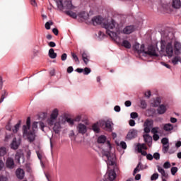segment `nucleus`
Here are the masks:
<instances>
[{
  "mask_svg": "<svg viewBox=\"0 0 181 181\" xmlns=\"http://www.w3.org/2000/svg\"><path fill=\"white\" fill-rule=\"evenodd\" d=\"M160 52L164 53V56L169 58L173 57L174 54L179 56L181 53V43L175 41L173 44V41L161 40Z\"/></svg>",
  "mask_w": 181,
  "mask_h": 181,
  "instance_id": "1",
  "label": "nucleus"
},
{
  "mask_svg": "<svg viewBox=\"0 0 181 181\" xmlns=\"http://www.w3.org/2000/svg\"><path fill=\"white\" fill-rule=\"evenodd\" d=\"M39 122H34L32 126V130L30 129V117L27 118L26 125L23 126V136L27 138L29 142H33L36 139V129H37V124Z\"/></svg>",
  "mask_w": 181,
  "mask_h": 181,
  "instance_id": "2",
  "label": "nucleus"
},
{
  "mask_svg": "<svg viewBox=\"0 0 181 181\" xmlns=\"http://www.w3.org/2000/svg\"><path fill=\"white\" fill-rule=\"evenodd\" d=\"M111 143L110 141H106V151H102V158L105 159V162H106L107 165V169H110V166H114L115 165V160L117 158L115 157V154L111 153L110 151H111Z\"/></svg>",
  "mask_w": 181,
  "mask_h": 181,
  "instance_id": "3",
  "label": "nucleus"
},
{
  "mask_svg": "<svg viewBox=\"0 0 181 181\" xmlns=\"http://www.w3.org/2000/svg\"><path fill=\"white\" fill-rule=\"evenodd\" d=\"M133 49L135 50V52H138V53H144V54L153 56V57H158V56H159V54L156 52V48L153 45L148 46V50L145 51V45H141L139 49V43L136 42L133 45Z\"/></svg>",
  "mask_w": 181,
  "mask_h": 181,
  "instance_id": "4",
  "label": "nucleus"
},
{
  "mask_svg": "<svg viewBox=\"0 0 181 181\" xmlns=\"http://www.w3.org/2000/svg\"><path fill=\"white\" fill-rule=\"evenodd\" d=\"M103 28L106 29L107 34L111 37V39L115 40V42H118L119 40V37H118L117 33L111 31L114 28H115V21L114 20H111L107 23H104L103 24Z\"/></svg>",
  "mask_w": 181,
  "mask_h": 181,
  "instance_id": "5",
  "label": "nucleus"
},
{
  "mask_svg": "<svg viewBox=\"0 0 181 181\" xmlns=\"http://www.w3.org/2000/svg\"><path fill=\"white\" fill-rule=\"evenodd\" d=\"M55 2L59 11H64V9L66 11H71L72 9H74V6L71 4V1H66L64 4L63 0H57Z\"/></svg>",
  "mask_w": 181,
  "mask_h": 181,
  "instance_id": "6",
  "label": "nucleus"
},
{
  "mask_svg": "<svg viewBox=\"0 0 181 181\" xmlns=\"http://www.w3.org/2000/svg\"><path fill=\"white\" fill-rule=\"evenodd\" d=\"M59 116V110L57 109H54L51 115L50 118L47 120L48 125H54L56 123V119H57V117Z\"/></svg>",
  "mask_w": 181,
  "mask_h": 181,
  "instance_id": "7",
  "label": "nucleus"
},
{
  "mask_svg": "<svg viewBox=\"0 0 181 181\" xmlns=\"http://www.w3.org/2000/svg\"><path fill=\"white\" fill-rule=\"evenodd\" d=\"M152 127H153V120L146 119L144 122V132H146V134H149Z\"/></svg>",
  "mask_w": 181,
  "mask_h": 181,
  "instance_id": "8",
  "label": "nucleus"
},
{
  "mask_svg": "<svg viewBox=\"0 0 181 181\" xmlns=\"http://www.w3.org/2000/svg\"><path fill=\"white\" fill-rule=\"evenodd\" d=\"M112 122H111L110 120L105 121V120H101L100 121V126L102 127V128L105 127L107 131H112Z\"/></svg>",
  "mask_w": 181,
  "mask_h": 181,
  "instance_id": "9",
  "label": "nucleus"
},
{
  "mask_svg": "<svg viewBox=\"0 0 181 181\" xmlns=\"http://www.w3.org/2000/svg\"><path fill=\"white\" fill-rule=\"evenodd\" d=\"M77 131L79 134H82V135H84L86 132H87V126L86 124L80 123L77 126Z\"/></svg>",
  "mask_w": 181,
  "mask_h": 181,
  "instance_id": "10",
  "label": "nucleus"
},
{
  "mask_svg": "<svg viewBox=\"0 0 181 181\" xmlns=\"http://www.w3.org/2000/svg\"><path fill=\"white\" fill-rule=\"evenodd\" d=\"M6 166L8 169H13V168H15V161L13 160V158L8 157L6 161Z\"/></svg>",
  "mask_w": 181,
  "mask_h": 181,
  "instance_id": "11",
  "label": "nucleus"
},
{
  "mask_svg": "<svg viewBox=\"0 0 181 181\" xmlns=\"http://www.w3.org/2000/svg\"><path fill=\"white\" fill-rule=\"evenodd\" d=\"M138 135V131L136 129H132L130 130L127 135V139H134V138H136Z\"/></svg>",
  "mask_w": 181,
  "mask_h": 181,
  "instance_id": "12",
  "label": "nucleus"
},
{
  "mask_svg": "<svg viewBox=\"0 0 181 181\" xmlns=\"http://www.w3.org/2000/svg\"><path fill=\"white\" fill-rule=\"evenodd\" d=\"M135 31V27L134 25H127L123 29V33L124 35H131Z\"/></svg>",
  "mask_w": 181,
  "mask_h": 181,
  "instance_id": "13",
  "label": "nucleus"
},
{
  "mask_svg": "<svg viewBox=\"0 0 181 181\" xmlns=\"http://www.w3.org/2000/svg\"><path fill=\"white\" fill-rule=\"evenodd\" d=\"M117 177V173H115V171L114 170H108L107 171V180L109 181H114L115 180V178Z\"/></svg>",
  "mask_w": 181,
  "mask_h": 181,
  "instance_id": "14",
  "label": "nucleus"
},
{
  "mask_svg": "<svg viewBox=\"0 0 181 181\" xmlns=\"http://www.w3.org/2000/svg\"><path fill=\"white\" fill-rule=\"evenodd\" d=\"M16 175L18 179H20V180H22V179L25 177V171L22 168H18L16 171Z\"/></svg>",
  "mask_w": 181,
  "mask_h": 181,
  "instance_id": "15",
  "label": "nucleus"
},
{
  "mask_svg": "<svg viewBox=\"0 0 181 181\" xmlns=\"http://www.w3.org/2000/svg\"><path fill=\"white\" fill-rule=\"evenodd\" d=\"M92 22L94 26H97V25H101L103 23V18L101 16H98L92 18Z\"/></svg>",
  "mask_w": 181,
  "mask_h": 181,
  "instance_id": "16",
  "label": "nucleus"
},
{
  "mask_svg": "<svg viewBox=\"0 0 181 181\" xmlns=\"http://www.w3.org/2000/svg\"><path fill=\"white\" fill-rule=\"evenodd\" d=\"M163 129L165 132H170V131H173V124L170 123L163 124Z\"/></svg>",
  "mask_w": 181,
  "mask_h": 181,
  "instance_id": "17",
  "label": "nucleus"
},
{
  "mask_svg": "<svg viewBox=\"0 0 181 181\" xmlns=\"http://www.w3.org/2000/svg\"><path fill=\"white\" fill-rule=\"evenodd\" d=\"M143 136L144 141L146 144H147L148 146H152V136H151L149 134H144Z\"/></svg>",
  "mask_w": 181,
  "mask_h": 181,
  "instance_id": "18",
  "label": "nucleus"
},
{
  "mask_svg": "<svg viewBox=\"0 0 181 181\" xmlns=\"http://www.w3.org/2000/svg\"><path fill=\"white\" fill-rule=\"evenodd\" d=\"M157 169H158V172L161 175V178L169 177V175L166 173V171H165L164 169H163L162 167H160V165H157Z\"/></svg>",
  "mask_w": 181,
  "mask_h": 181,
  "instance_id": "19",
  "label": "nucleus"
},
{
  "mask_svg": "<svg viewBox=\"0 0 181 181\" xmlns=\"http://www.w3.org/2000/svg\"><path fill=\"white\" fill-rule=\"evenodd\" d=\"M167 110L168 109L166 108V106H165V105H160L157 109V112L158 114H159V115H162L165 114V112H166Z\"/></svg>",
  "mask_w": 181,
  "mask_h": 181,
  "instance_id": "20",
  "label": "nucleus"
},
{
  "mask_svg": "<svg viewBox=\"0 0 181 181\" xmlns=\"http://www.w3.org/2000/svg\"><path fill=\"white\" fill-rule=\"evenodd\" d=\"M54 132H55V134H59L60 133V129H62V125H60V122H56L54 123Z\"/></svg>",
  "mask_w": 181,
  "mask_h": 181,
  "instance_id": "21",
  "label": "nucleus"
},
{
  "mask_svg": "<svg viewBox=\"0 0 181 181\" xmlns=\"http://www.w3.org/2000/svg\"><path fill=\"white\" fill-rule=\"evenodd\" d=\"M100 127H101V126L100 125V121H99V122H96L93 124L92 129L96 134H100Z\"/></svg>",
  "mask_w": 181,
  "mask_h": 181,
  "instance_id": "22",
  "label": "nucleus"
},
{
  "mask_svg": "<svg viewBox=\"0 0 181 181\" xmlns=\"http://www.w3.org/2000/svg\"><path fill=\"white\" fill-rule=\"evenodd\" d=\"M172 6H173V8H175V9L180 8V7H181L180 0H173Z\"/></svg>",
  "mask_w": 181,
  "mask_h": 181,
  "instance_id": "23",
  "label": "nucleus"
},
{
  "mask_svg": "<svg viewBox=\"0 0 181 181\" xmlns=\"http://www.w3.org/2000/svg\"><path fill=\"white\" fill-rule=\"evenodd\" d=\"M88 54L86 53V52H83L82 53V59L85 64H88V62H90V59H88Z\"/></svg>",
  "mask_w": 181,
  "mask_h": 181,
  "instance_id": "24",
  "label": "nucleus"
},
{
  "mask_svg": "<svg viewBox=\"0 0 181 181\" xmlns=\"http://www.w3.org/2000/svg\"><path fill=\"white\" fill-rule=\"evenodd\" d=\"M65 13L74 19H77V14L70 10L65 11Z\"/></svg>",
  "mask_w": 181,
  "mask_h": 181,
  "instance_id": "25",
  "label": "nucleus"
},
{
  "mask_svg": "<svg viewBox=\"0 0 181 181\" xmlns=\"http://www.w3.org/2000/svg\"><path fill=\"white\" fill-rule=\"evenodd\" d=\"M122 46L123 47H125V49H131V42H129V41L124 40L122 41Z\"/></svg>",
  "mask_w": 181,
  "mask_h": 181,
  "instance_id": "26",
  "label": "nucleus"
},
{
  "mask_svg": "<svg viewBox=\"0 0 181 181\" xmlns=\"http://www.w3.org/2000/svg\"><path fill=\"white\" fill-rule=\"evenodd\" d=\"M107 142V136L101 135L98 138V144H105Z\"/></svg>",
  "mask_w": 181,
  "mask_h": 181,
  "instance_id": "27",
  "label": "nucleus"
},
{
  "mask_svg": "<svg viewBox=\"0 0 181 181\" xmlns=\"http://www.w3.org/2000/svg\"><path fill=\"white\" fill-rule=\"evenodd\" d=\"M49 56L50 59H56V57H57V54L54 52V49L53 48H51L49 50Z\"/></svg>",
  "mask_w": 181,
  "mask_h": 181,
  "instance_id": "28",
  "label": "nucleus"
},
{
  "mask_svg": "<svg viewBox=\"0 0 181 181\" xmlns=\"http://www.w3.org/2000/svg\"><path fill=\"white\" fill-rule=\"evenodd\" d=\"M11 149H18L19 148V144H18V141H16V138H14L11 144Z\"/></svg>",
  "mask_w": 181,
  "mask_h": 181,
  "instance_id": "29",
  "label": "nucleus"
},
{
  "mask_svg": "<svg viewBox=\"0 0 181 181\" xmlns=\"http://www.w3.org/2000/svg\"><path fill=\"white\" fill-rule=\"evenodd\" d=\"M141 168H142V164L141 162H139L137 165V166L134 168V172H133V175L135 176L138 172L141 170Z\"/></svg>",
  "mask_w": 181,
  "mask_h": 181,
  "instance_id": "30",
  "label": "nucleus"
},
{
  "mask_svg": "<svg viewBox=\"0 0 181 181\" xmlns=\"http://www.w3.org/2000/svg\"><path fill=\"white\" fill-rule=\"evenodd\" d=\"M19 128H21V121H19L15 126L14 128L12 129L13 134H16L18 131H19Z\"/></svg>",
  "mask_w": 181,
  "mask_h": 181,
  "instance_id": "31",
  "label": "nucleus"
},
{
  "mask_svg": "<svg viewBox=\"0 0 181 181\" xmlns=\"http://www.w3.org/2000/svg\"><path fill=\"white\" fill-rule=\"evenodd\" d=\"M137 149L139 151L140 149L142 151V149H144L145 151L148 150V147H146V145L145 144H139L137 145Z\"/></svg>",
  "mask_w": 181,
  "mask_h": 181,
  "instance_id": "32",
  "label": "nucleus"
},
{
  "mask_svg": "<svg viewBox=\"0 0 181 181\" xmlns=\"http://www.w3.org/2000/svg\"><path fill=\"white\" fill-rule=\"evenodd\" d=\"M71 54L72 59H73V60H74L75 63H80V60L78 59V57H77V54H76V53L71 52Z\"/></svg>",
  "mask_w": 181,
  "mask_h": 181,
  "instance_id": "33",
  "label": "nucleus"
},
{
  "mask_svg": "<svg viewBox=\"0 0 181 181\" xmlns=\"http://www.w3.org/2000/svg\"><path fill=\"white\" fill-rule=\"evenodd\" d=\"M6 155V148L0 147V156H5Z\"/></svg>",
  "mask_w": 181,
  "mask_h": 181,
  "instance_id": "34",
  "label": "nucleus"
},
{
  "mask_svg": "<svg viewBox=\"0 0 181 181\" xmlns=\"http://www.w3.org/2000/svg\"><path fill=\"white\" fill-rule=\"evenodd\" d=\"M179 62H180V57H175L174 58H173L172 59V63L173 64L175 65L177 63H179Z\"/></svg>",
  "mask_w": 181,
  "mask_h": 181,
  "instance_id": "35",
  "label": "nucleus"
},
{
  "mask_svg": "<svg viewBox=\"0 0 181 181\" xmlns=\"http://www.w3.org/2000/svg\"><path fill=\"white\" fill-rule=\"evenodd\" d=\"M90 73H91V69H90L88 67H86L83 69V74H84V76H88V74H90Z\"/></svg>",
  "mask_w": 181,
  "mask_h": 181,
  "instance_id": "36",
  "label": "nucleus"
},
{
  "mask_svg": "<svg viewBox=\"0 0 181 181\" xmlns=\"http://www.w3.org/2000/svg\"><path fill=\"white\" fill-rule=\"evenodd\" d=\"M52 25H53V21H49L45 23V29H47V30H49L50 26H52Z\"/></svg>",
  "mask_w": 181,
  "mask_h": 181,
  "instance_id": "37",
  "label": "nucleus"
},
{
  "mask_svg": "<svg viewBox=\"0 0 181 181\" xmlns=\"http://www.w3.org/2000/svg\"><path fill=\"white\" fill-rule=\"evenodd\" d=\"M177 170H179L177 167H172L171 168V174L173 175V176H175V175H176V173H177Z\"/></svg>",
  "mask_w": 181,
  "mask_h": 181,
  "instance_id": "38",
  "label": "nucleus"
},
{
  "mask_svg": "<svg viewBox=\"0 0 181 181\" xmlns=\"http://www.w3.org/2000/svg\"><path fill=\"white\" fill-rule=\"evenodd\" d=\"M163 146L169 145V139L168 138H163L161 140Z\"/></svg>",
  "mask_w": 181,
  "mask_h": 181,
  "instance_id": "39",
  "label": "nucleus"
},
{
  "mask_svg": "<svg viewBox=\"0 0 181 181\" xmlns=\"http://www.w3.org/2000/svg\"><path fill=\"white\" fill-rule=\"evenodd\" d=\"M153 158L156 159V160H159V159H160V154L158 152L154 153L153 155Z\"/></svg>",
  "mask_w": 181,
  "mask_h": 181,
  "instance_id": "40",
  "label": "nucleus"
},
{
  "mask_svg": "<svg viewBox=\"0 0 181 181\" xmlns=\"http://www.w3.org/2000/svg\"><path fill=\"white\" fill-rule=\"evenodd\" d=\"M159 177V174H158V173H156L154 174H153L151 177V180H158V178Z\"/></svg>",
  "mask_w": 181,
  "mask_h": 181,
  "instance_id": "41",
  "label": "nucleus"
},
{
  "mask_svg": "<svg viewBox=\"0 0 181 181\" xmlns=\"http://www.w3.org/2000/svg\"><path fill=\"white\" fill-rule=\"evenodd\" d=\"M158 132H159V127H155L151 129V133H153V134H156Z\"/></svg>",
  "mask_w": 181,
  "mask_h": 181,
  "instance_id": "42",
  "label": "nucleus"
},
{
  "mask_svg": "<svg viewBox=\"0 0 181 181\" xmlns=\"http://www.w3.org/2000/svg\"><path fill=\"white\" fill-rule=\"evenodd\" d=\"M141 104V108H143V110H145V108H146L147 105H146V101L141 100L140 102Z\"/></svg>",
  "mask_w": 181,
  "mask_h": 181,
  "instance_id": "43",
  "label": "nucleus"
},
{
  "mask_svg": "<svg viewBox=\"0 0 181 181\" xmlns=\"http://www.w3.org/2000/svg\"><path fill=\"white\" fill-rule=\"evenodd\" d=\"M66 121L68 122V124H69V125H71V127L74 125V119H72L71 118H66Z\"/></svg>",
  "mask_w": 181,
  "mask_h": 181,
  "instance_id": "44",
  "label": "nucleus"
},
{
  "mask_svg": "<svg viewBox=\"0 0 181 181\" xmlns=\"http://www.w3.org/2000/svg\"><path fill=\"white\" fill-rule=\"evenodd\" d=\"M164 169H169L170 168V163L169 161H166L163 164Z\"/></svg>",
  "mask_w": 181,
  "mask_h": 181,
  "instance_id": "45",
  "label": "nucleus"
},
{
  "mask_svg": "<svg viewBox=\"0 0 181 181\" xmlns=\"http://www.w3.org/2000/svg\"><path fill=\"white\" fill-rule=\"evenodd\" d=\"M168 151H169V145L163 146V153H167Z\"/></svg>",
  "mask_w": 181,
  "mask_h": 181,
  "instance_id": "46",
  "label": "nucleus"
},
{
  "mask_svg": "<svg viewBox=\"0 0 181 181\" xmlns=\"http://www.w3.org/2000/svg\"><path fill=\"white\" fill-rule=\"evenodd\" d=\"M47 117V113L46 112H42L40 115V118H41V119H46Z\"/></svg>",
  "mask_w": 181,
  "mask_h": 181,
  "instance_id": "47",
  "label": "nucleus"
},
{
  "mask_svg": "<svg viewBox=\"0 0 181 181\" xmlns=\"http://www.w3.org/2000/svg\"><path fill=\"white\" fill-rule=\"evenodd\" d=\"M98 37L100 40L104 39V37H105V34H104V33H103L101 31H99L98 32Z\"/></svg>",
  "mask_w": 181,
  "mask_h": 181,
  "instance_id": "48",
  "label": "nucleus"
},
{
  "mask_svg": "<svg viewBox=\"0 0 181 181\" xmlns=\"http://www.w3.org/2000/svg\"><path fill=\"white\" fill-rule=\"evenodd\" d=\"M160 104V98H157L155 101V104L153 105V107H158V105H159Z\"/></svg>",
  "mask_w": 181,
  "mask_h": 181,
  "instance_id": "49",
  "label": "nucleus"
},
{
  "mask_svg": "<svg viewBox=\"0 0 181 181\" xmlns=\"http://www.w3.org/2000/svg\"><path fill=\"white\" fill-rule=\"evenodd\" d=\"M61 60H62V62H66V60H67V54H62V55L61 56Z\"/></svg>",
  "mask_w": 181,
  "mask_h": 181,
  "instance_id": "50",
  "label": "nucleus"
},
{
  "mask_svg": "<svg viewBox=\"0 0 181 181\" xmlns=\"http://www.w3.org/2000/svg\"><path fill=\"white\" fill-rule=\"evenodd\" d=\"M5 98H6V91H4V94L1 95V98L0 99V104H1V103H4V100H5Z\"/></svg>",
  "mask_w": 181,
  "mask_h": 181,
  "instance_id": "51",
  "label": "nucleus"
},
{
  "mask_svg": "<svg viewBox=\"0 0 181 181\" xmlns=\"http://www.w3.org/2000/svg\"><path fill=\"white\" fill-rule=\"evenodd\" d=\"M130 117L131 118H132L133 119H135V118H138V113L136 112H132L130 114Z\"/></svg>",
  "mask_w": 181,
  "mask_h": 181,
  "instance_id": "52",
  "label": "nucleus"
},
{
  "mask_svg": "<svg viewBox=\"0 0 181 181\" xmlns=\"http://www.w3.org/2000/svg\"><path fill=\"white\" fill-rule=\"evenodd\" d=\"M139 153H141L143 156H146L148 155V153L144 150H141V148L138 151Z\"/></svg>",
  "mask_w": 181,
  "mask_h": 181,
  "instance_id": "53",
  "label": "nucleus"
},
{
  "mask_svg": "<svg viewBox=\"0 0 181 181\" xmlns=\"http://www.w3.org/2000/svg\"><path fill=\"white\" fill-rule=\"evenodd\" d=\"M4 168H5V163H4L1 159H0V171L2 170Z\"/></svg>",
  "mask_w": 181,
  "mask_h": 181,
  "instance_id": "54",
  "label": "nucleus"
},
{
  "mask_svg": "<svg viewBox=\"0 0 181 181\" xmlns=\"http://www.w3.org/2000/svg\"><path fill=\"white\" fill-rule=\"evenodd\" d=\"M146 156V159L148 160H153V156H152V154H151V153L147 154V156Z\"/></svg>",
  "mask_w": 181,
  "mask_h": 181,
  "instance_id": "55",
  "label": "nucleus"
},
{
  "mask_svg": "<svg viewBox=\"0 0 181 181\" xmlns=\"http://www.w3.org/2000/svg\"><path fill=\"white\" fill-rule=\"evenodd\" d=\"M120 146L122 149H125L127 148V143H125V141H121Z\"/></svg>",
  "mask_w": 181,
  "mask_h": 181,
  "instance_id": "56",
  "label": "nucleus"
},
{
  "mask_svg": "<svg viewBox=\"0 0 181 181\" xmlns=\"http://www.w3.org/2000/svg\"><path fill=\"white\" fill-rule=\"evenodd\" d=\"M153 141H159V135L158 134H153Z\"/></svg>",
  "mask_w": 181,
  "mask_h": 181,
  "instance_id": "57",
  "label": "nucleus"
},
{
  "mask_svg": "<svg viewBox=\"0 0 181 181\" xmlns=\"http://www.w3.org/2000/svg\"><path fill=\"white\" fill-rule=\"evenodd\" d=\"M132 105V103H131V100H127L124 103L125 107H131Z\"/></svg>",
  "mask_w": 181,
  "mask_h": 181,
  "instance_id": "58",
  "label": "nucleus"
},
{
  "mask_svg": "<svg viewBox=\"0 0 181 181\" xmlns=\"http://www.w3.org/2000/svg\"><path fill=\"white\" fill-rule=\"evenodd\" d=\"M48 46H49V47H56V43L53 41H51L49 42Z\"/></svg>",
  "mask_w": 181,
  "mask_h": 181,
  "instance_id": "59",
  "label": "nucleus"
},
{
  "mask_svg": "<svg viewBox=\"0 0 181 181\" xmlns=\"http://www.w3.org/2000/svg\"><path fill=\"white\" fill-rule=\"evenodd\" d=\"M42 131H44L45 129V123H43V122H38Z\"/></svg>",
  "mask_w": 181,
  "mask_h": 181,
  "instance_id": "60",
  "label": "nucleus"
},
{
  "mask_svg": "<svg viewBox=\"0 0 181 181\" xmlns=\"http://www.w3.org/2000/svg\"><path fill=\"white\" fill-rule=\"evenodd\" d=\"M74 71V69L73 68V66H69L67 68V73L69 74L73 73Z\"/></svg>",
  "mask_w": 181,
  "mask_h": 181,
  "instance_id": "61",
  "label": "nucleus"
},
{
  "mask_svg": "<svg viewBox=\"0 0 181 181\" xmlns=\"http://www.w3.org/2000/svg\"><path fill=\"white\" fill-rule=\"evenodd\" d=\"M114 110L116 112H119V111H121V107L118 106V105H116L114 107Z\"/></svg>",
  "mask_w": 181,
  "mask_h": 181,
  "instance_id": "62",
  "label": "nucleus"
},
{
  "mask_svg": "<svg viewBox=\"0 0 181 181\" xmlns=\"http://www.w3.org/2000/svg\"><path fill=\"white\" fill-rule=\"evenodd\" d=\"M129 124L130 127H135V120L130 119L129 122Z\"/></svg>",
  "mask_w": 181,
  "mask_h": 181,
  "instance_id": "63",
  "label": "nucleus"
},
{
  "mask_svg": "<svg viewBox=\"0 0 181 181\" xmlns=\"http://www.w3.org/2000/svg\"><path fill=\"white\" fill-rule=\"evenodd\" d=\"M0 181H8V177H6L4 175H1V176H0Z\"/></svg>",
  "mask_w": 181,
  "mask_h": 181,
  "instance_id": "64",
  "label": "nucleus"
}]
</instances>
